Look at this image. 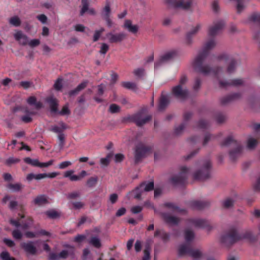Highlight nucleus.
Listing matches in <instances>:
<instances>
[{
	"instance_id": "f704fd0d",
	"label": "nucleus",
	"mask_w": 260,
	"mask_h": 260,
	"mask_svg": "<svg viewBox=\"0 0 260 260\" xmlns=\"http://www.w3.org/2000/svg\"><path fill=\"white\" fill-rule=\"evenodd\" d=\"M89 243L96 248H99L102 246L100 239L96 236L92 237L89 241Z\"/></svg>"
},
{
	"instance_id": "49530a36",
	"label": "nucleus",
	"mask_w": 260,
	"mask_h": 260,
	"mask_svg": "<svg viewBox=\"0 0 260 260\" xmlns=\"http://www.w3.org/2000/svg\"><path fill=\"white\" fill-rule=\"evenodd\" d=\"M155 236H159L164 241H167L169 238V235L166 233H164L160 230H157L155 232Z\"/></svg>"
},
{
	"instance_id": "0e129e2a",
	"label": "nucleus",
	"mask_w": 260,
	"mask_h": 260,
	"mask_svg": "<svg viewBox=\"0 0 260 260\" xmlns=\"http://www.w3.org/2000/svg\"><path fill=\"white\" fill-rule=\"evenodd\" d=\"M20 161V159L19 158H14V157H10L8 159L6 160V164L7 165L10 166L12 164H16Z\"/></svg>"
},
{
	"instance_id": "c85d7f7f",
	"label": "nucleus",
	"mask_w": 260,
	"mask_h": 260,
	"mask_svg": "<svg viewBox=\"0 0 260 260\" xmlns=\"http://www.w3.org/2000/svg\"><path fill=\"white\" fill-rule=\"evenodd\" d=\"M34 203L36 205L41 206L47 203V200L45 195L42 194L37 196L34 200Z\"/></svg>"
},
{
	"instance_id": "680f3d73",
	"label": "nucleus",
	"mask_w": 260,
	"mask_h": 260,
	"mask_svg": "<svg viewBox=\"0 0 260 260\" xmlns=\"http://www.w3.org/2000/svg\"><path fill=\"white\" fill-rule=\"evenodd\" d=\"M145 70L143 68H138L134 70V74L136 76L141 77L144 74Z\"/></svg>"
},
{
	"instance_id": "6e6552de",
	"label": "nucleus",
	"mask_w": 260,
	"mask_h": 260,
	"mask_svg": "<svg viewBox=\"0 0 260 260\" xmlns=\"http://www.w3.org/2000/svg\"><path fill=\"white\" fill-rule=\"evenodd\" d=\"M189 169L185 166L180 167V172L173 175L170 179V181L174 185L182 184L187 179Z\"/></svg>"
},
{
	"instance_id": "ea45409f",
	"label": "nucleus",
	"mask_w": 260,
	"mask_h": 260,
	"mask_svg": "<svg viewBox=\"0 0 260 260\" xmlns=\"http://www.w3.org/2000/svg\"><path fill=\"white\" fill-rule=\"evenodd\" d=\"M111 13V8L109 3H107L104 8L103 9L102 16L103 18L110 17Z\"/></svg>"
},
{
	"instance_id": "ddd939ff",
	"label": "nucleus",
	"mask_w": 260,
	"mask_h": 260,
	"mask_svg": "<svg viewBox=\"0 0 260 260\" xmlns=\"http://www.w3.org/2000/svg\"><path fill=\"white\" fill-rule=\"evenodd\" d=\"M142 112H140L131 116L128 118L131 121L135 122L137 125L139 126H141L146 124L152 118V116L151 115H149L146 117L145 118L142 119Z\"/></svg>"
},
{
	"instance_id": "aec40b11",
	"label": "nucleus",
	"mask_w": 260,
	"mask_h": 260,
	"mask_svg": "<svg viewBox=\"0 0 260 260\" xmlns=\"http://www.w3.org/2000/svg\"><path fill=\"white\" fill-rule=\"evenodd\" d=\"M241 240L247 239L251 243L256 242L260 237V229L259 232L256 234H253L250 232H246L244 234H240Z\"/></svg>"
},
{
	"instance_id": "20e7f679",
	"label": "nucleus",
	"mask_w": 260,
	"mask_h": 260,
	"mask_svg": "<svg viewBox=\"0 0 260 260\" xmlns=\"http://www.w3.org/2000/svg\"><path fill=\"white\" fill-rule=\"evenodd\" d=\"M212 168V165L210 159L203 160L200 168L194 171L193 179L201 181L209 179L211 177Z\"/></svg>"
},
{
	"instance_id": "a19ab883",
	"label": "nucleus",
	"mask_w": 260,
	"mask_h": 260,
	"mask_svg": "<svg viewBox=\"0 0 260 260\" xmlns=\"http://www.w3.org/2000/svg\"><path fill=\"white\" fill-rule=\"evenodd\" d=\"M82 7L80 12V15L83 16L86 12H87L89 9V3L88 0L81 1Z\"/></svg>"
},
{
	"instance_id": "9d476101",
	"label": "nucleus",
	"mask_w": 260,
	"mask_h": 260,
	"mask_svg": "<svg viewBox=\"0 0 260 260\" xmlns=\"http://www.w3.org/2000/svg\"><path fill=\"white\" fill-rule=\"evenodd\" d=\"M153 189L154 183L153 181L143 182L133 191L134 193V198L140 200L141 196L145 192L152 190Z\"/></svg>"
},
{
	"instance_id": "b1692460",
	"label": "nucleus",
	"mask_w": 260,
	"mask_h": 260,
	"mask_svg": "<svg viewBox=\"0 0 260 260\" xmlns=\"http://www.w3.org/2000/svg\"><path fill=\"white\" fill-rule=\"evenodd\" d=\"M46 102L49 105L51 112L56 113L57 112L58 101L56 98L53 96L49 97L46 99Z\"/></svg>"
},
{
	"instance_id": "7c9ffc66",
	"label": "nucleus",
	"mask_w": 260,
	"mask_h": 260,
	"mask_svg": "<svg viewBox=\"0 0 260 260\" xmlns=\"http://www.w3.org/2000/svg\"><path fill=\"white\" fill-rule=\"evenodd\" d=\"M40 235H48V233L45 231L42 230L40 232L33 233L32 232H27L25 233V236L28 238L38 237Z\"/></svg>"
},
{
	"instance_id": "864d4df0",
	"label": "nucleus",
	"mask_w": 260,
	"mask_h": 260,
	"mask_svg": "<svg viewBox=\"0 0 260 260\" xmlns=\"http://www.w3.org/2000/svg\"><path fill=\"white\" fill-rule=\"evenodd\" d=\"M105 31V29L103 27L101 28L99 30H96L94 31V34L93 37V41L96 42L99 40L102 34Z\"/></svg>"
},
{
	"instance_id": "603ef678",
	"label": "nucleus",
	"mask_w": 260,
	"mask_h": 260,
	"mask_svg": "<svg viewBox=\"0 0 260 260\" xmlns=\"http://www.w3.org/2000/svg\"><path fill=\"white\" fill-rule=\"evenodd\" d=\"M257 144V140L254 138H250L247 141V147L249 149H253Z\"/></svg>"
},
{
	"instance_id": "a18cd8bd",
	"label": "nucleus",
	"mask_w": 260,
	"mask_h": 260,
	"mask_svg": "<svg viewBox=\"0 0 260 260\" xmlns=\"http://www.w3.org/2000/svg\"><path fill=\"white\" fill-rule=\"evenodd\" d=\"M202 84V79L197 77L195 78L194 83L192 86L193 89L195 91H198L200 89Z\"/></svg>"
},
{
	"instance_id": "338daca9",
	"label": "nucleus",
	"mask_w": 260,
	"mask_h": 260,
	"mask_svg": "<svg viewBox=\"0 0 260 260\" xmlns=\"http://www.w3.org/2000/svg\"><path fill=\"white\" fill-rule=\"evenodd\" d=\"M185 126L184 123L180 124L175 129V134L177 135H180L184 130Z\"/></svg>"
},
{
	"instance_id": "774afa93",
	"label": "nucleus",
	"mask_w": 260,
	"mask_h": 260,
	"mask_svg": "<svg viewBox=\"0 0 260 260\" xmlns=\"http://www.w3.org/2000/svg\"><path fill=\"white\" fill-rule=\"evenodd\" d=\"M48 260H60L59 254H57L54 252L49 253Z\"/></svg>"
},
{
	"instance_id": "dca6fc26",
	"label": "nucleus",
	"mask_w": 260,
	"mask_h": 260,
	"mask_svg": "<svg viewBox=\"0 0 260 260\" xmlns=\"http://www.w3.org/2000/svg\"><path fill=\"white\" fill-rule=\"evenodd\" d=\"M160 215L165 221L170 225L176 226L180 222V219L166 212H161Z\"/></svg>"
},
{
	"instance_id": "6ab92c4d",
	"label": "nucleus",
	"mask_w": 260,
	"mask_h": 260,
	"mask_svg": "<svg viewBox=\"0 0 260 260\" xmlns=\"http://www.w3.org/2000/svg\"><path fill=\"white\" fill-rule=\"evenodd\" d=\"M21 247L26 253L31 255H35L37 253V248L35 246L34 243L32 241L22 243Z\"/></svg>"
},
{
	"instance_id": "13d9d810",
	"label": "nucleus",
	"mask_w": 260,
	"mask_h": 260,
	"mask_svg": "<svg viewBox=\"0 0 260 260\" xmlns=\"http://www.w3.org/2000/svg\"><path fill=\"white\" fill-rule=\"evenodd\" d=\"M194 36L191 35L189 32H188L186 34V37H185V44L188 45L190 46L192 44L193 42L192 38Z\"/></svg>"
},
{
	"instance_id": "6e6d98bb",
	"label": "nucleus",
	"mask_w": 260,
	"mask_h": 260,
	"mask_svg": "<svg viewBox=\"0 0 260 260\" xmlns=\"http://www.w3.org/2000/svg\"><path fill=\"white\" fill-rule=\"evenodd\" d=\"M0 257L2 260H16L14 257H11L7 251H3L0 254Z\"/></svg>"
},
{
	"instance_id": "423d86ee",
	"label": "nucleus",
	"mask_w": 260,
	"mask_h": 260,
	"mask_svg": "<svg viewBox=\"0 0 260 260\" xmlns=\"http://www.w3.org/2000/svg\"><path fill=\"white\" fill-rule=\"evenodd\" d=\"M185 254H188L195 259H199L203 256L202 251L192 249L190 244L187 243L182 244L178 248V255L182 256Z\"/></svg>"
},
{
	"instance_id": "bb28decb",
	"label": "nucleus",
	"mask_w": 260,
	"mask_h": 260,
	"mask_svg": "<svg viewBox=\"0 0 260 260\" xmlns=\"http://www.w3.org/2000/svg\"><path fill=\"white\" fill-rule=\"evenodd\" d=\"M170 103L169 97L163 94H161L158 105V110L160 111L164 110L169 105Z\"/></svg>"
},
{
	"instance_id": "79ce46f5",
	"label": "nucleus",
	"mask_w": 260,
	"mask_h": 260,
	"mask_svg": "<svg viewBox=\"0 0 260 260\" xmlns=\"http://www.w3.org/2000/svg\"><path fill=\"white\" fill-rule=\"evenodd\" d=\"M219 87L221 88H226L231 86V80H221L218 79Z\"/></svg>"
},
{
	"instance_id": "0eeeda50",
	"label": "nucleus",
	"mask_w": 260,
	"mask_h": 260,
	"mask_svg": "<svg viewBox=\"0 0 260 260\" xmlns=\"http://www.w3.org/2000/svg\"><path fill=\"white\" fill-rule=\"evenodd\" d=\"M152 150V147L150 145H146L142 143L138 144L135 151V162H140L147 154L151 152Z\"/></svg>"
},
{
	"instance_id": "4be33fe9",
	"label": "nucleus",
	"mask_w": 260,
	"mask_h": 260,
	"mask_svg": "<svg viewBox=\"0 0 260 260\" xmlns=\"http://www.w3.org/2000/svg\"><path fill=\"white\" fill-rule=\"evenodd\" d=\"M10 223L13 226H15L16 228L19 227L20 225H22V228H29L32 225V220L31 218H27L24 222L21 220L17 221L11 219Z\"/></svg>"
},
{
	"instance_id": "a211bd4d",
	"label": "nucleus",
	"mask_w": 260,
	"mask_h": 260,
	"mask_svg": "<svg viewBox=\"0 0 260 260\" xmlns=\"http://www.w3.org/2000/svg\"><path fill=\"white\" fill-rule=\"evenodd\" d=\"M190 204V206L194 209L202 210L209 207L211 202L208 200H196L191 201Z\"/></svg>"
},
{
	"instance_id": "5fc2aeb1",
	"label": "nucleus",
	"mask_w": 260,
	"mask_h": 260,
	"mask_svg": "<svg viewBox=\"0 0 260 260\" xmlns=\"http://www.w3.org/2000/svg\"><path fill=\"white\" fill-rule=\"evenodd\" d=\"M231 86H239L244 84V81L242 79H234L231 80Z\"/></svg>"
},
{
	"instance_id": "c756f323",
	"label": "nucleus",
	"mask_w": 260,
	"mask_h": 260,
	"mask_svg": "<svg viewBox=\"0 0 260 260\" xmlns=\"http://www.w3.org/2000/svg\"><path fill=\"white\" fill-rule=\"evenodd\" d=\"M184 237L186 243L188 244L194 238V233L190 229H187L184 232Z\"/></svg>"
},
{
	"instance_id": "393cba45",
	"label": "nucleus",
	"mask_w": 260,
	"mask_h": 260,
	"mask_svg": "<svg viewBox=\"0 0 260 260\" xmlns=\"http://www.w3.org/2000/svg\"><path fill=\"white\" fill-rule=\"evenodd\" d=\"M27 103L28 105L31 106H34V108L32 109H36L39 110L43 107V104L41 102H38L37 98L35 96H29L27 100Z\"/></svg>"
},
{
	"instance_id": "39448f33",
	"label": "nucleus",
	"mask_w": 260,
	"mask_h": 260,
	"mask_svg": "<svg viewBox=\"0 0 260 260\" xmlns=\"http://www.w3.org/2000/svg\"><path fill=\"white\" fill-rule=\"evenodd\" d=\"M216 60L218 62L222 61L227 63L226 72L231 74L234 73L237 66V60L230 55L223 53L219 54L216 57Z\"/></svg>"
},
{
	"instance_id": "e2e57ef3",
	"label": "nucleus",
	"mask_w": 260,
	"mask_h": 260,
	"mask_svg": "<svg viewBox=\"0 0 260 260\" xmlns=\"http://www.w3.org/2000/svg\"><path fill=\"white\" fill-rule=\"evenodd\" d=\"M109 46L106 43H102L101 47V49L99 51L101 54L105 55L109 50Z\"/></svg>"
},
{
	"instance_id": "cd10ccee",
	"label": "nucleus",
	"mask_w": 260,
	"mask_h": 260,
	"mask_svg": "<svg viewBox=\"0 0 260 260\" xmlns=\"http://www.w3.org/2000/svg\"><path fill=\"white\" fill-rule=\"evenodd\" d=\"M15 39L19 41V43L22 45H25L28 43L27 37L19 31L14 35Z\"/></svg>"
},
{
	"instance_id": "58836bf2",
	"label": "nucleus",
	"mask_w": 260,
	"mask_h": 260,
	"mask_svg": "<svg viewBox=\"0 0 260 260\" xmlns=\"http://www.w3.org/2000/svg\"><path fill=\"white\" fill-rule=\"evenodd\" d=\"M98 181L97 176L90 177L86 181V186L88 187H92L96 184Z\"/></svg>"
},
{
	"instance_id": "bf43d9fd",
	"label": "nucleus",
	"mask_w": 260,
	"mask_h": 260,
	"mask_svg": "<svg viewBox=\"0 0 260 260\" xmlns=\"http://www.w3.org/2000/svg\"><path fill=\"white\" fill-rule=\"evenodd\" d=\"M109 111L111 113H116L120 111V107L116 104H113L110 106Z\"/></svg>"
},
{
	"instance_id": "de8ad7c7",
	"label": "nucleus",
	"mask_w": 260,
	"mask_h": 260,
	"mask_svg": "<svg viewBox=\"0 0 260 260\" xmlns=\"http://www.w3.org/2000/svg\"><path fill=\"white\" fill-rule=\"evenodd\" d=\"M249 20L254 23L260 24V14L253 13L249 17Z\"/></svg>"
},
{
	"instance_id": "9b49d317",
	"label": "nucleus",
	"mask_w": 260,
	"mask_h": 260,
	"mask_svg": "<svg viewBox=\"0 0 260 260\" xmlns=\"http://www.w3.org/2000/svg\"><path fill=\"white\" fill-rule=\"evenodd\" d=\"M178 56V52L176 50L168 52L162 55L160 59L154 64V68L156 69L162 64L167 62Z\"/></svg>"
},
{
	"instance_id": "2eb2a0df",
	"label": "nucleus",
	"mask_w": 260,
	"mask_h": 260,
	"mask_svg": "<svg viewBox=\"0 0 260 260\" xmlns=\"http://www.w3.org/2000/svg\"><path fill=\"white\" fill-rule=\"evenodd\" d=\"M225 23L223 21L219 20L211 26L209 29V35L212 37L219 34L224 26Z\"/></svg>"
},
{
	"instance_id": "f03ea898",
	"label": "nucleus",
	"mask_w": 260,
	"mask_h": 260,
	"mask_svg": "<svg viewBox=\"0 0 260 260\" xmlns=\"http://www.w3.org/2000/svg\"><path fill=\"white\" fill-rule=\"evenodd\" d=\"M218 240L222 247L230 248L241 240V237L236 229H226L220 234Z\"/></svg>"
},
{
	"instance_id": "5701e85b",
	"label": "nucleus",
	"mask_w": 260,
	"mask_h": 260,
	"mask_svg": "<svg viewBox=\"0 0 260 260\" xmlns=\"http://www.w3.org/2000/svg\"><path fill=\"white\" fill-rule=\"evenodd\" d=\"M164 207L170 209L173 212L185 213L186 210L180 208L177 205L173 203H166L164 204Z\"/></svg>"
},
{
	"instance_id": "e433bc0d",
	"label": "nucleus",
	"mask_w": 260,
	"mask_h": 260,
	"mask_svg": "<svg viewBox=\"0 0 260 260\" xmlns=\"http://www.w3.org/2000/svg\"><path fill=\"white\" fill-rule=\"evenodd\" d=\"M233 102L231 94L223 96L220 99V103L222 106H226Z\"/></svg>"
},
{
	"instance_id": "a878e982",
	"label": "nucleus",
	"mask_w": 260,
	"mask_h": 260,
	"mask_svg": "<svg viewBox=\"0 0 260 260\" xmlns=\"http://www.w3.org/2000/svg\"><path fill=\"white\" fill-rule=\"evenodd\" d=\"M123 27L127 29L129 32L133 34L137 32L139 29V26L137 25H133L132 22L130 20H125Z\"/></svg>"
},
{
	"instance_id": "412c9836",
	"label": "nucleus",
	"mask_w": 260,
	"mask_h": 260,
	"mask_svg": "<svg viewBox=\"0 0 260 260\" xmlns=\"http://www.w3.org/2000/svg\"><path fill=\"white\" fill-rule=\"evenodd\" d=\"M24 113L25 114L21 117V120L24 123H27L31 122L32 120L31 116L37 114V112L34 110H29L28 107L24 108Z\"/></svg>"
},
{
	"instance_id": "7ed1b4c3",
	"label": "nucleus",
	"mask_w": 260,
	"mask_h": 260,
	"mask_svg": "<svg viewBox=\"0 0 260 260\" xmlns=\"http://www.w3.org/2000/svg\"><path fill=\"white\" fill-rule=\"evenodd\" d=\"M221 146L230 148L229 154L230 158L232 161L236 160L243 154V147L242 145L233 136H229L226 138L222 142Z\"/></svg>"
},
{
	"instance_id": "3c124183",
	"label": "nucleus",
	"mask_w": 260,
	"mask_h": 260,
	"mask_svg": "<svg viewBox=\"0 0 260 260\" xmlns=\"http://www.w3.org/2000/svg\"><path fill=\"white\" fill-rule=\"evenodd\" d=\"M113 156V153H109L105 158H102L100 160L101 164L104 166H107L110 162V159Z\"/></svg>"
},
{
	"instance_id": "37998d69",
	"label": "nucleus",
	"mask_w": 260,
	"mask_h": 260,
	"mask_svg": "<svg viewBox=\"0 0 260 260\" xmlns=\"http://www.w3.org/2000/svg\"><path fill=\"white\" fill-rule=\"evenodd\" d=\"M150 246L148 244H146L145 249L144 250V256L143 257L142 260H150Z\"/></svg>"
},
{
	"instance_id": "09e8293b",
	"label": "nucleus",
	"mask_w": 260,
	"mask_h": 260,
	"mask_svg": "<svg viewBox=\"0 0 260 260\" xmlns=\"http://www.w3.org/2000/svg\"><path fill=\"white\" fill-rule=\"evenodd\" d=\"M122 86L128 89L136 90L137 86L135 83L131 82H124L122 83Z\"/></svg>"
},
{
	"instance_id": "69168bd1",
	"label": "nucleus",
	"mask_w": 260,
	"mask_h": 260,
	"mask_svg": "<svg viewBox=\"0 0 260 260\" xmlns=\"http://www.w3.org/2000/svg\"><path fill=\"white\" fill-rule=\"evenodd\" d=\"M58 113L60 115H69L71 113L70 110L69 109V107L68 105H64L62 110L58 112Z\"/></svg>"
},
{
	"instance_id": "8fccbe9b",
	"label": "nucleus",
	"mask_w": 260,
	"mask_h": 260,
	"mask_svg": "<svg viewBox=\"0 0 260 260\" xmlns=\"http://www.w3.org/2000/svg\"><path fill=\"white\" fill-rule=\"evenodd\" d=\"M81 193L79 191H75L68 193L66 196L68 199H77L80 197Z\"/></svg>"
},
{
	"instance_id": "052dcab7",
	"label": "nucleus",
	"mask_w": 260,
	"mask_h": 260,
	"mask_svg": "<svg viewBox=\"0 0 260 260\" xmlns=\"http://www.w3.org/2000/svg\"><path fill=\"white\" fill-rule=\"evenodd\" d=\"M58 138L59 140V146L60 147V149H62L64 145V135L62 133L59 134L58 136Z\"/></svg>"
},
{
	"instance_id": "473e14b6",
	"label": "nucleus",
	"mask_w": 260,
	"mask_h": 260,
	"mask_svg": "<svg viewBox=\"0 0 260 260\" xmlns=\"http://www.w3.org/2000/svg\"><path fill=\"white\" fill-rule=\"evenodd\" d=\"M234 204V201L231 198H227L221 202L222 207L224 209H230L232 208Z\"/></svg>"
},
{
	"instance_id": "f8f14e48",
	"label": "nucleus",
	"mask_w": 260,
	"mask_h": 260,
	"mask_svg": "<svg viewBox=\"0 0 260 260\" xmlns=\"http://www.w3.org/2000/svg\"><path fill=\"white\" fill-rule=\"evenodd\" d=\"M189 225L198 228H209L211 226L210 222L203 218H191L187 220Z\"/></svg>"
},
{
	"instance_id": "4c0bfd02",
	"label": "nucleus",
	"mask_w": 260,
	"mask_h": 260,
	"mask_svg": "<svg viewBox=\"0 0 260 260\" xmlns=\"http://www.w3.org/2000/svg\"><path fill=\"white\" fill-rule=\"evenodd\" d=\"M24 161L27 164L31 165L32 166L40 167V162L37 159H31L30 157H26L24 159Z\"/></svg>"
},
{
	"instance_id": "1a4fd4ad",
	"label": "nucleus",
	"mask_w": 260,
	"mask_h": 260,
	"mask_svg": "<svg viewBox=\"0 0 260 260\" xmlns=\"http://www.w3.org/2000/svg\"><path fill=\"white\" fill-rule=\"evenodd\" d=\"M168 7L183 10H189L192 5V0H166Z\"/></svg>"
},
{
	"instance_id": "72a5a7b5",
	"label": "nucleus",
	"mask_w": 260,
	"mask_h": 260,
	"mask_svg": "<svg viewBox=\"0 0 260 260\" xmlns=\"http://www.w3.org/2000/svg\"><path fill=\"white\" fill-rule=\"evenodd\" d=\"M7 187L13 191H20L23 187L22 184L20 183L12 184L9 183L7 185Z\"/></svg>"
},
{
	"instance_id": "f3484780",
	"label": "nucleus",
	"mask_w": 260,
	"mask_h": 260,
	"mask_svg": "<svg viewBox=\"0 0 260 260\" xmlns=\"http://www.w3.org/2000/svg\"><path fill=\"white\" fill-rule=\"evenodd\" d=\"M109 41L111 43H118L122 41L126 37V35L124 32L113 34L111 32L108 33L106 35Z\"/></svg>"
},
{
	"instance_id": "f257e3e1",
	"label": "nucleus",
	"mask_w": 260,
	"mask_h": 260,
	"mask_svg": "<svg viewBox=\"0 0 260 260\" xmlns=\"http://www.w3.org/2000/svg\"><path fill=\"white\" fill-rule=\"evenodd\" d=\"M216 45V43L214 39L207 41L193 61V66L195 70L205 76L212 74L217 76L222 72L223 68L219 66L211 67L208 64H203L204 61L209 54L210 51L214 48Z\"/></svg>"
},
{
	"instance_id": "4468645a",
	"label": "nucleus",
	"mask_w": 260,
	"mask_h": 260,
	"mask_svg": "<svg viewBox=\"0 0 260 260\" xmlns=\"http://www.w3.org/2000/svg\"><path fill=\"white\" fill-rule=\"evenodd\" d=\"M172 93L175 97L182 100L187 98L189 94L188 90L183 89L180 85L173 87Z\"/></svg>"
},
{
	"instance_id": "2f4dec72",
	"label": "nucleus",
	"mask_w": 260,
	"mask_h": 260,
	"mask_svg": "<svg viewBox=\"0 0 260 260\" xmlns=\"http://www.w3.org/2000/svg\"><path fill=\"white\" fill-rule=\"evenodd\" d=\"M216 122L219 124H222L225 122L227 119L226 114L221 112H218L215 115Z\"/></svg>"
},
{
	"instance_id": "4d7b16f0",
	"label": "nucleus",
	"mask_w": 260,
	"mask_h": 260,
	"mask_svg": "<svg viewBox=\"0 0 260 260\" xmlns=\"http://www.w3.org/2000/svg\"><path fill=\"white\" fill-rule=\"evenodd\" d=\"M12 234L13 238L16 240H20L22 237V233L18 229L13 230Z\"/></svg>"
},
{
	"instance_id": "c9c22d12",
	"label": "nucleus",
	"mask_w": 260,
	"mask_h": 260,
	"mask_svg": "<svg viewBox=\"0 0 260 260\" xmlns=\"http://www.w3.org/2000/svg\"><path fill=\"white\" fill-rule=\"evenodd\" d=\"M46 215L51 219H56L60 216V213L55 210H50L45 212Z\"/></svg>"
},
{
	"instance_id": "c03bdc74",
	"label": "nucleus",
	"mask_w": 260,
	"mask_h": 260,
	"mask_svg": "<svg viewBox=\"0 0 260 260\" xmlns=\"http://www.w3.org/2000/svg\"><path fill=\"white\" fill-rule=\"evenodd\" d=\"M9 22L10 24L14 26H19L21 24V20L17 16L11 17Z\"/></svg>"
}]
</instances>
